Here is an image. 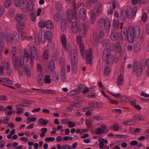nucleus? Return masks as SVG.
Segmentation results:
<instances>
[{
  "instance_id": "nucleus-1",
  "label": "nucleus",
  "mask_w": 149,
  "mask_h": 149,
  "mask_svg": "<svg viewBox=\"0 0 149 149\" xmlns=\"http://www.w3.org/2000/svg\"><path fill=\"white\" fill-rule=\"evenodd\" d=\"M140 28L139 26L136 25L133 27L130 26L127 31V38L128 40L130 42L134 41V37L137 38L140 35Z\"/></svg>"
},
{
  "instance_id": "nucleus-2",
  "label": "nucleus",
  "mask_w": 149,
  "mask_h": 149,
  "mask_svg": "<svg viewBox=\"0 0 149 149\" xmlns=\"http://www.w3.org/2000/svg\"><path fill=\"white\" fill-rule=\"evenodd\" d=\"M20 7L22 10L25 12L31 11L33 10L34 7L33 2H31L29 4L26 0H22L20 4Z\"/></svg>"
},
{
  "instance_id": "nucleus-3",
  "label": "nucleus",
  "mask_w": 149,
  "mask_h": 149,
  "mask_svg": "<svg viewBox=\"0 0 149 149\" xmlns=\"http://www.w3.org/2000/svg\"><path fill=\"white\" fill-rule=\"evenodd\" d=\"M132 69L134 72H136L137 77H139L141 75L143 70V66L137 61H134Z\"/></svg>"
},
{
  "instance_id": "nucleus-4",
  "label": "nucleus",
  "mask_w": 149,
  "mask_h": 149,
  "mask_svg": "<svg viewBox=\"0 0 149 149\" xmlns=\"http://www.w3.org/2000/svg\"><path fill=\"white\" fill-rule=\"evenodd\" d=\"M89 27V24L88 23L80 24L79 26L78 29L79 33L82 36L84 37L86 32L88 30Z\"/></svg>"
},
{
  "instance_id": "nucleus-5",
  "label": "nucleus",
  "mask_w": 149,
  "mask_h": 149,
  "mask_svg": "<svg viewBox=\"0 0 149 149\" xmlns=\"http://www.w3.org/2000/svg\"><path fill=\"white\" fill-rule=\"evenodd\" d=\"M45 34L44 31L42 29L40 30L37 37H36L35 40L36 44L38 45L40 44V42L42 43H44L46 41L44 35Z\"/></svg>"
},
{
  "instance_id": "nucleus-6",
  "label": "nucleus",
  "mask_w": 149,
  "mask_h": 149,
  "mask_svg": "<svg viewBox=\"0 0 149 149\" xmlns=\"http://www.w3.org/2000/svg\"><path fill=\"white\" fill-rule=\"evenodd\" d=\"M39 26L41 28L46 27L47 29H54V25L52 21L48 20L45 22L40 21L39 24Z\"/></svg>"
},
{
  "instance_id": "nucleus-7",
  "label": "nucleus",
  "mask_w": 149,
  "mask_h": 149,
  "mask_svg": "<svg viewBox=\"0 0 149 149\" xmlns=\"http://www.w3.org/2000/svg\"><path fill=\"white\" fill-rule=\"evenodd\" d=\"M66 13L68 21L69 23L71 22L73 19L75 20L77 19V16L75 10L73 11L71 9H69Z\"/></svg>"
},
{
  "instance_id": "nucleus-8",
  "label": "nucleus",
  "mask_w": 149,
  "mask_h": 149,
  "mask_svg": "<svg viewBox=\"0 0 149 149\" xmlns=\"http://www.w3.org/2000/svg\"><path fill=\"white\" fill-rule=\"evenodd\" d=\"M70 58L71 65H77L78 58L77 52L74 49H72L70 52Z\"/></svg>"
},
{
  "instance_id": "nucleus-9",
  "label": "nucleus",
  "mask_w": 149,
  "mask_h": 149,
  "mask_svg": "<svg viewBox=\"0 0 149 149\" xmlns=\"http://www.w3.org/2000/svg\"><path fill=\"white\" fill-rule=\"evenodd\" d=\"M31 62L33 63V61L37 60L38 57L37 52L35 47L34 46H31L30 47Z\"/></svg>"
},
{
  "instance_id": "nucleus-10",
  "label": "nucleus",
  "mask_w": 149,
  "mask_h": 149,
  "mask_svg": "<svg viewBox=\"0 0 149 149\" xmlns=\"http://www.w3.org/2000/svg\"><path fill=\"white\" fill-rule=\"evenodd\" d=\"M92 51L91 48L86 50V63L87 64H90V65L92 64Z\"/></svg>"
},
{
  "instance_id": "nucleus-11",
  "label": "nucleus",
  "mask_w": 149,
  "mask_h": 149,
  "mask_svg": "<svg viewBox=\"0 0 149 149\" xmlns=\"http://www.w3.org/2000/svg\"><path fill=\"white\" fill-rule=\"evenodd\" d=\"M97 35L95 40L99 42H101L103 40V37L104 36V30L101 27L98 28L97 31Z\"/></svg>"
},
{
  "instance_id": "nucleus-12",
  "label": "nucleus",
  "mask_w": 149,
  "mask_h": 149,
  "mask_svg": "<svg viewBox=\"0 0 149 149\" xmlns=\"http://www.w3.org/2000/svg\"><path fill=\"white\" fill-rule=\"evenodd\" d=\"M55 64L54 61L52 60H50L49 63V65H46L45 67V71L47 73H50L52 72L54 70Z\"/></svg>"
},
{
  "instance_id": "nucleus-13",
  "label": "nucleus",
  "mask_w": 149,
  "mask_h": 149,
  "mask_svg": "<svg viewBox=\"0 0 149 149\" xmlns=\"http://www.w3.org/2000/svg\"><path fill=\"white\" fill-rule=\"evenodd\" d=\"M137 10L138 8L136 7H135L133 8H129L127 11L128 18L130 19L132 18L133 16L135 15Z\"/></svg>"
},
{
  "instance_id": "nucleus-14",
  "label": "nucleus",
  "mask_w": 149,
  "mask_h": 149,
  "mask_svg": "<svg viewBox=\"0 0 149 149\" xmlns=\"http://www.w3.org/2000/svg\"><path fill=\"white\" fill-rule=\"evenodd\" d=\"M60 78L61 80L63 81H64L66 79V72L64 68H61L60 73Z\"/></svg>"
},
{
  "instance_id": "nucleus-15",
  "label": "nucleus",
  "mask_w": 149,
  "mask_h": 149,
  "mask_svg": "<svg viewBox=\"0 0 149 149\" xmlns=\"http://www.w3.org/2000/svg\"><path fill=\"white\" fill-rule=\"evenodd\" d=\"M110 51L108 48H105L103 51V56H102V59L103 60L105 61V59L107 57L111 55L110 54Z\"/></svg>"
},
{
  "instance_id": "nucleus-16",
  "label": "nucleus",
  "mask_w": 149,
  "mask_h": 149,
  "mask_svg": "<svg viewBox=\"0 0 149 149\" xmlns=\"http://www.w3.org/2000/svg\"><path fill=\"white\" fill-rule=\"evenodd\" d=\"M79 15L80 18L83 20H84L86 17V12L84 8H81L80 9L79 14Z\"/></svg>"
},
{
  "instance_id": "nucleus-17",
  "label": "nucleus",
  "mask_w": 149,
  "mask_h": 149,
  "mask_svg": "<svg viewBox=\"0 0 149 149\" xmlns=\"http://www.w3.org/2000/svg\"><path fill=\"white\" fill-rule=\"evenodd\" d=\"M61 41L63 47L65 49H66L67 47V41L65 35L64 34L61 35Z\"/></svg>"
},
{
  "instance_id": "nucleus-18",
  "label": "nucleus",
  "mask_w": 149,
  "mask_h": 149,
  "mask_svg": "<svg viewBox=\"0 0 149 149\" xmlns=\"http://www.w3.org/2000/svg\"><path fill=\"white\" fill-rule=\"evenodd\" d=\"M66 22L67 20L66 19L63 18L62 19L61 24V27L63 31H65L66 28Z\"/></svg>"
},
{
  "instance_id": "nucleus-19",
  "label": "nucleus",
  "mask_w": 149,
  "mask_h": 149,
  "mask_svg": "<svg viewBox=\"0 0 149 149\" xmlns=\"http://www.w3.org/2000/svg\"><path fill=\"white\" fill-rule=\"evenodd\" d=\"M23 71L28 77H30L31 76V72L30 69L28 65H25L23 68Z\"/></svg>"
},
{
  "instance_id": "nucleus-20",
  "label": "nucleus",
  "mask_w": 149,
  "mask_h": 149,
  "mask_svg": "<svg viewBox=\"0 0 149 149\" xmlns=\"http://www.w3.org/2000/svg\"><path fill=\"white\" fill-rule=\"evenodd\" d=\"M124 78L122 74H120L118 78L117 84L119 86H122L123 84Z\"/></svg>"
},
{
  "instance_id": "nucleus-21",
  "label": "nucleus",
  "mask_w": 149,
  "mask_h": 149,
  "mask_svg": "<svg viewBox=\"0 0 149 149\" xmlns=\"http://www.w3.org/2000/svg\"><path fill=\"white\" fill-rule=\"evenodd\" d=\"M114 59V56L112 55L111 54L107 57L105 59L107 63L111 65L113 64Z\"/></svg>"
},
{
  "instance_id": "nucleus-22",
  "label": "nucleus",
  "mask_w": 149,
  "mask_h": 149,
  "mask_svg": "<svg viewBox=\"0 0 149 149\" xmlns=\"http://www.w3.org/2000/svg\"><path fill=\"white\" fill-rule=\"evenodd\" d=\"M44 77L42 73H40L38 75L37 79L39 85L40 86H42L43 84V82L42 81Z\"/></svg>"
},
{
  "instance_id": "nucleus-23",
  "label": "nucleus",
  "mask_w": 149,
  "mask_h": 149,
  "mask_svg": "<svg viewBox=\"0 0 149 149\" xmlns=\"http://www.w3.org/2000/svg\"><path fill=\"white\" fill-rule=\"evenodd\" d=\"M110 22L109 20L107 19H106L105 22L104 24V27L105 29L106 30V31L107 32L109 31V29H110Z\"/></svg>"
},
{
  "instance_id": "nucleus-24",
  "label": "nucleus",
  "mask_w": 149,
  "mask_h": 149,
  "mask_svg": "<svg viewBox=\"0 0 149 149\" xmlns=\"http://www.w3.org/2000/svg\"><path fill=\"white\" fill-rule=\"evenodd\" d=\"M117 35V33L116 31L114 29L112 30L110 36L111 39L113 41L115 40L116 38Z\"/></svg>"
},
{
  "instance_id": "nucleus-25",
  "label": "nucleus",
  "mask_w": 149,
  "mask_h": 149,
  "mask_svg": "<svg viewBox=\"0 0 149 149\" xmlns=\"http://www.w3.org/2000/svg\"><path fill=\"white\" fill-rule=\"evenodd\" d=\"M79 49L81 55L82 57L85 56V49L84 45L83 43H81L79 44Z\"/></svg>"
},
{
  "instance_id": "nucleus-26",
  "label": "nucleus",
  "mask_w": 149,
  "mask_h": 149,
  "mask_svg": "<svg viewBox=\"0 0 149 149\" xmlns=\"http://www.w3.org/2000/svg\"><path fill=\"white\" fill-rule=\"evenodd\" d=\"M72 30L73 33H75L78 30V27L76 22L74 21L72 24Z\"/></svg>"
},
{
  "instance_id": "nucleus-27",
  "label": "nucleus",
  "mask_w": 149,
  "mask_h": 149,
  "mask_svg": "<svg viewBox=\"0 0 149 149\" xmlns=\"http://www.w3.org/2000/svg\"><path fill=\"white\" fill-rule=\"evenodd\" d=\"M24 23L22 22H18L17 25V28L19 32L22 31L24 28Z\"/></svg>"
},
{
  "instance_id": "nucleus-28",
  "label": "nucleus",
  "mask_w": 149,
  "mask_h": 149,
  "mask_svg": "<svg viewBox=\"0 0 149 149\" xmlns=\"http://www.w3.org/2000/svg\"><path fill=\"white\" fill-rule=\"evenodd\" d=\"M127 16V12L126 10H123L121 13V18L122 21H124L126 19Z\"/></svg>"
},
{
  "instance_id": "nucleus-29",
  "label": "nucleus",
  "mask_w": 149,
  "mask_h": 149,
  "mask_svg": "<svg viewBox=\"0 0 149 149\" xmlns=\"http://www.w3.org/2000/svg\"><path fill=\"white\" fill-rule=\"evenodd\" d=\"M141 49V44L139 42H136L134 44V50L135 52L137 53L139 52Z\"/></svg>"
},
{
  "instance_id": "nucleus-30",
  "label": "nucleus",
  "mask_w": 149,
  "mask_h": 149,
  "mask_svg": "<svg viewBox=\"0 0 149 149\" xmlns=\"http://www.w3.org/2000/svg\"><path fill=\"white\" fill-rule=\"evenodd\" d=\"M45 39L50 40L52 38V35L51 31H47L45 33Z\"/></svg>"
},
{
  "instance_id": "nucleus-31",
  "label": "nucleus",
  "mask_w": 149,
  "mask_h": 149,
  "mask_svg": "<svg viewBox=\"0 0 149 149\" xmlns=\"http://www.w3.org/2000/svg\"><path fill=\"white\" fill-rule=\"evenodd\" d=\"M145 119V118L140 114L135 115L133 117V119L134 120H142Z\"/></svg>"
},
{
  "instance_id": "nucleus-32",
  "label": "nucleus",
  "mask_w": 149,
  "mask_h": 149,
  "mask_svg": "<svg viewBox=\"0 0 149 149\" xmlns=\"http://www.w3.org/2000/svg\"><path fill=\"white\" fill-rule=\"evenodd\" d=\"M102 5L100 3H97L96 5V11L97 13H100L102 10Z\"/></svg>"
},
{
  "instance_id": "nucleus-33",
  "label": "nucleus",
  "mask_w": 149,
  "mask_h": 149,
  "mask_svg": "<svg viewBox=\"0 0 149 149\" xmlns=\"http://www.w3.org/2000/svg\"><path fill=\"white\" fill-rule=\"evenodd\" d=\"M13 40L15 43H17L19 42V36L17 33H16L13 34Z\"/></svg>"
},
{
  "instance_id": "nucleus-34",
  "label": "nucleus",
  "mask_w": 149,
  "mask_h": 149,
  "mask_svg": "<svg viewBox=\"0 0 149 149\" xmlns=\"http://www.w3.org/2000/svg\"><path fill=\"white\" fill-rule=\"evenodd\" d=\"M111 71L110 69L108 66H107L104 68V74L105 76H108L109 74Z\"/></svg>"
},
{
  "instance_id": "nucleus-35",
  "label": "nucleus",
  "mask_w": 149,
  "mask_h": 149,
  "mask_svg": "<svg viewBox=\"0 0 149 149\" xmlns=\"http://www.w3.org/2000/svg\"><path fill=\"white\" fill-rule=\"evenodd\" d=\"M115 50L117 52H119L121 51V47L119 42H117L115 46Z\"/></svg>"
},
{
  "instance_id": "nucleus-36",
  "label": "nucleus",
  "mask_w": 149,
  "mask_h": 149,
  "mask_svg": "<svg viewBox=\"0 0 149 149\" xmlns=\"http://www.w3.org/2000/svg\"><path fill=\"white\" fill-rule=\"evenodd\" d=\"M85 123L87 128H92V123L91 120L88 119H87L85 120Z\"/></svg>"
},
{
  "instance_id": "nucleus-37",
  "label": "nucleus",
  "mask_w": 149,
  "mask_h": 149,
  "mask_svg": "<svg viewBox=\"0 0 149 149\" xmlns=\"http://www.w3.org/2000/svg\"><path fill=\"white\" fill-rule=\"evenodd\" d=\"M96 18V15L95 13H93L92 14L90 17V22L91 23L93 24L95 21Z\"/></svg>"
},
{
  "instance_id": "nucleus-38",
  "label": "nucleus",
  "mask_w": 149,
  "mask_h": 149,
  "mask_svg": "<svg viewBox=\"0 0 149 149\" xmlns=\"http://www.w3.org/2000/svg\"><path fill=\"white\" fill-rule=\"evenodd\" d=\"M131 100H132L131 98H128L126 96L122 97L120 99L121 101L125 102H129Z\"/></svg>"
},
{
  "instance_id": "nucleus-39",
  "label": "nucleus",
  "mask_w": 149,
  "mask_h": 149,
  "mask_svg": "<svg viewBox=\"0 0 149 149\" xmlns=\"http://www.w3.org/2000/svg\"><path fill=\"white\" fill-rule=\"evenodd\" d=\"M71 68L72 73L74 74H76L77 72V65H71Z\"/></svg>"
},
{
  "instance_id": "nucleus-40",
  "label": "nucleus",
  "mask_w": 149,
  "mask_h": 149,
  "mask_svg": "<svg viewBox=\"0 0 149 149\" xmlns=\"http://www.w3.org/2000/svg\"><path fill=\"white\" fill-rule=\"evenodd\" d=\"M4 47V43L3 40H0V55Z\"/></svg>"
},
{
  "instance_id": "nucleus-41",
  "label": "nucleus",
  "mask_w": 149,
  "mask_h": 149,
  "mask_svg": "<svg viewBox=\"0 0 149 149\" xmlns=\"http://www.w3.org/2000/svg\"><path fill=\"white\" fill-rule=\"evenodd\" d=\"M110 128L114 131H117L119 129V127L118 124H116L110 127Z\"/></svg>"
},
{
  "instance_id": "nucleus-42",
  "label": "nucleus",
  "mask_w": 149,
  "mask_h": 149,
  "mask_svg": "<svg viewBox=\"0 0 149 149\" xmlns=\"http://www.w3.org/2000/svg\"><path fill=\"white\" fill-rule=\"evenodd\" d=\"M95 130V133L96 134H100L104 132L103 130L99 127L97 128Z\"/></svg>"
},
{
  "instance_id": "nucleus-43",
  "label": "nucleus",
  "mask_w": 149,
  "mask_h": 149,
  "mask_svg": "<svg viewBox=\"0 0 149 149\" xmlns=\"http://www.w3.org/2000/svg\"><path fill=\"white\" fill-rule=\"evenodd\" d=\"M52 57L53 58V60L56 61L58 58V52L57 51H55L53 53L52 55Z\"/></svg>"
},
{
  "instance_id": "nucleus-44",
  "label": "nucleus",
  "mask_w": 149,
  "mask_h": 149,
  "mask_svg": "<svg viewBox=\"0 0 149 149\" xmlns=\"http://www.w3.org/2000/svg\"><path fill=\"white\" fill-rule=\"evenodd\" d=\"M50 76L49 75H46L44 79V82L46 84H50L51 82V79H50Z\"/></svg>"
},
{
  "instance_id": "nucleus-45",
  "label": "nucleus",
  "mask_w": 149,
  "mask_h": 149,
  "mask_svg": "<svg viewBox=\"0 0 149 149\" xmlns=\"http://www.w3.org/2000/svg\"><path fill=\"white\" fill-rule=\"evenodd\" d=\"M48 55L49 54L47 50V49L45 50L43 54V58L45 60L48 59L49 56Z\"/></svg>"
},
{
  "instance_id": "nucleus-46",
  "label": "nucleus",
  "mask_w": 149,
  "mask_h": 149,
  "mask_svg": "<svg viewBox=\"0 0 149 149\" xmlns=\"http://www.w3.org/2000/svg\"><path fill=\"white\" fill-rule=\"evenodd\" d=\"M147 19V13L145 12H143L142 13L141 16V19L143 21L145 22L146 21Z\"/></svg>"
},
{
  "instance_id": "nucleus-47",
  "label": "nucleus",
  "mask_w": 149,
  "mask_h": 149,
  "mask_svg": "<svg viewBox=\"0 0 149 149\" xmlns=\"http://www.w3.org/2000/svg\"><path fill=\"white\" fill-rule=\"evenodd\" d=\"M59 62L62 68H64V67L65 65V61L64 58L63 57L59 59Z\"/></svg>"
},
{
  "instance_id": "nucleus-48",
  "label": "nucleus",
  "mask_w": 149,
  "mask_h": 149,
  "mask_svg": "<svg viewBox=\"0 0 149 149\" xmlns=\"http://www.w3.org/2000/svg\"><path fill=\"white\" fill-rule=\"evenodd\" d=\"M16 107H17L16 108V109L17 111H16V113L17 114L21 113L24 111L23 108L22 107H21L19 106Z\"/></svg>"
},
{
  "instance_id": "nucleus-49",
  "label": "nucleus",
  "mask_w": 149,
  "mask_h": 149,
  "mask_svg": "<svg viewBox=\"0 0 149 149\" xmlns=\"http://www.w3.org/2000/svg\"><path fill=\"white\" fill-rule=\"evenodd\" d=\"M119 24V22L118 19H114L113 21V26L116 29L118 28V25Z\"/></svg>"
},
{
  "instance_id": "nucleus-50",
  "label": "nucleus",
  "mask_w": 149,
  "mask_h": 149,
  "mask_svg": "<svg viewBox=\"0 0 149 149\" xmlns=\"http://www.w3.org/2000/svg\"><path fill=\"white\" fill-rule=\"evenodd\" d=\"M110 44V41L106 39L104 40L102 46L106 47L108 46Z\"/></svg>"
},
{
  "instance_id": "nucleus-51",
  "label": "nucleus",
  "mask_w": 149,
  "mask_h": 149,
  "mask_svg": "<svg viewBox=\"0 0 149 149\" xmlns=\"http://www.w3.org/2000/svg\"><path fill=\"white\" fill-rule=\"evenodd\" d=\"M54 18L56 22L58 21L60 19V15L59 13H56L54 15Z\"/></svg>"
},
{
  "instance_id": "nucleus-52",
  "label": "nucleus",
  "mask_w": 149,
  "mask_h": 149,
  "mask_svg": "<svg viewBox=\"0 0 149 149\" xmlns=\"http://www.w3.org/2000/svg\"><path fill=\"white\" fill-rule=\"evenodd\" d=\"M23 18L22 16L20 14L17 15L15 17V20L17 21H20Z\"/></svg>"
},
{
  "instance_id": "nucleus-53",
  "label": "nucleus",
  "mask_w": 149,
  "mask_h": 149,
  "mask_svg": "<svg viewBox=\"0 0 149 149\" xmlns=\"http://www.w3.org/2000/svg\"><path fill=\"white\" fill-rule=\"evenodd\" d=\"M11 4V1L10 0H6L5 3V7L6 8L9 7Z\"/></svg>"
},
{
  "instance_id": "nucleus-54",
  "label": "nucleus",
  "mask_w": 149,
  "mask_h": 149,
  "mask_svg": "<svg viewBox=\"0 0 149 149\" xmlns=\"http://www.w3.org/2000/svg\"><path fill=\"white\" fill-rule=\"evenodd\" d=\"M106 19H103V18H100L98 20L99 24L101 25L102 26L104 24L105 22Z\"/></svg>"
},
{
  "instance_id": "nucleus-55",
  "label": "nucleus",
  "mask_w": 149,
  "mask_h": 149,
  "mask_svg": "<svg viewBox=\"0 0 149 149\" xmlns=\"http://www.w3.org/2000/svg\"><path fill=\"white\" fill-rule=\"evenodd\" d=\"M96 102H90L88 103V105L90 107L95 108L96 107Z\"/></svg>"
},
{
  "instance_id": "nucleus-56",
  "label": "nucleus",
  "mask_w": 149,
  "mask_h": 149,
  "mask_svg": "<svg viewBox=\"0 0 149 149\" xmlns=\"http://www.w3.org/2000/svg\"><path fill=\"white\" fill-rule=\"evenodd\" d=\"M55 140V138L53 137H48L45 138V141L46 142H49L50 141H53Z\"/></svg>"
},
{
  "instance_id": "nucleus-57",
  "label": "nucleus",
  "mask_w": 149,
  "mask_h": 149,
  "mask_svg": "<svg viewBox=\"0 0 149 149\" xmlns=\"http://www.w3.org/2000/svg\"><path fill=\"white\" fill-rule=\"evenodd\" d=\"M121 35L122 36L124 35L125 36L126 33H127V30L125 27H123L121 29Z\"/></svg>"
},
{
  "instance_id": "nucleus-58",
  "label": "nucleus",
  "mask_w": 149,
  "mask_h": 149,
  "mask_svg": "<svg viewBox=\"0 0 149 149\" xmlns=\"http://www.w3.org/2000/svg\"><path fill=\"white\" fill-rule=\"evenodd\" d=\"M56 92L55 91L52 90H45V93L52 94H54Z\"/></svg>"
},
{
  "instance_id": "nucleus-59",
  "label": "nucleus",
  "mask_w": 149,
  "mask_h": 149,
  "mask_svg": "<svg viewBox=\"0 0 149 149\" xmlns=\"http://www.w3.org/2000/svg\"><path fill=\"white\" fill-rule=\"evenodd\" d=\"M31 19L32 21H35L36 19V15L35 13H32L31 15Z\"/></svg>"
},
{
  "instance_id": "nucleus-60",
  "label": "nucleus",
  "mask_w": 149,
  "mask_h": 149,
  "mask_svg": "<svg viewBox=\"0 0 149 149\" xmlns=\"http://www.w3.org/2000/svg\"><path fill=\"white\" fill-rule=\"evenodd\" d=\"M68 125L69 127L72 128L74 127L75 124L72 122L69 121L68 123Z\"/></svg>"
},
{
  "instance_id": "nucleus-61",
  "label": "nucleus",
  "mask_w": 149,
  "mask_h": 149,
  "mask_svg": "<svg viewBox=\"0 0 149 149\" xmlns=\"http://www.w3.org/2000/svg\"><path fill=\"white\" fill-rule=\"evenodd\" d=\"M103 105L102 104L96 102V107L98 108H101L103 107Z\"/></svg>"
},
{
  "instance_id": "nucleus-62",
  "label": "nucleus",
  "mask_w": 149,
  "mask_h": 149,
  "mask_svg": "<svg viewBox=\"0 0 149 149\" xmlns=\"http://www.w3.org/2000/svg\"><path fill=\"white\" fill-rule=\"evenodd\" d=\"M138 143V141L134 140L130 142V145L132 146H136Z\"/></svg>"
},
{
  "instance_id": "nucleus-63",
  "label": "nucleus",
  "mask_w": 149,
  "mask_h": 149,
  "mask_svg": "<svg viewBox=\"0 0 149 149\" xmlns=\"http://www.w3.org/2000/svg\"><path fill=\"white\" fill-rule=\"evenodd\" d=\"M13 65L15 70H18L17 61H13Z\"/></svg>"
},
{
  "instance_id": "nucleus-64",
  "label": "nucleus",
  "mask_w": 149,
  "mask_h": 149,
  "mask_svg": "<svg viewBox=\"0 0 149 149\" xmlns=\"http://www.w3.org/2000/svg\"><path fill=\"white\" fill-rule=\"evenodd\" d=\"M8 13L10 15H12L15 13V10L14 8H11L10 9Z\"/></svg>"
}]
</instances>
